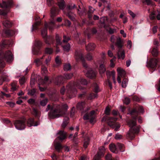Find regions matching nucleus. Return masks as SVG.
I'll list each match as a JSON object with an SVG mask.
<instances>
[{
  "label": "nucleus",
  "mask_w": 160,
  "mask_h": 160,
  "mask_svg": "<svg viewBox=\"0 0 160 160\" xmlns=\"http://www.w3.org/2000/svg\"><path fill=\"white\" fill-rule=\"evenodd\" d=\"M106 70L105 65L103 64H101L99 68V71L100 74L104 73Z\"/></svg>",
  "instance_id": "c85d7f7f"
},
{
  "label": "nucleus",
  "mask_w": 160,
  "mask_h": 160,
  "mask_svg": "<svg viewBox=\"0 0 160 160\" xmlns=\"http://www.w3.org/2000/svg\"><path fill=\"white\" fill-rule=\"evenodd\" d=\"M73 76V74L72 73L66 74L64 75V78L66 79H70ZM64 78L60 76L56 78H55V83L57 85H59L62 83V80Z\"/></svg>",
  "instance_id": "6e6552de"
},
{
  "label": "nucleus",
  "mask_w": 160,
  "mask_h": 160,
  "mask_svg": "<svg viewBox=\"0 0 160 160\" xmlns=\"http://www.w3.org/2000/svg\"><path fill=\"white\" fill-rule=\"evenodd\" d=\"M128 81L127 79L125 78L123 79L122 84V88H125L126 87Z\"/></svg>",
  "instance_id": "58836bf2"
},
{
  "label": "nucleus",
  "mask_w": 160,
  "mask_h": 160,
  "mask_svg": "<svg viewBox=\"0 0 160 160\" xmlns=\"http://www.w3.org/2000/svg\"><path fill=\"white\" fill-rule=\"evenodd\" d=\"M0 58H3L7 62H12L13 59L12 54L10 51H8L5 53H2L0 51Z\"/></svg>",
  "instance_id": "20e7f679"
},
{
  "label": "nucleus",
  "mask_w": 160,
  "mask_h": 160,
  "mask_svg": "<svg viewBox=\"0 0 160 160\" xmlns=\"http://www.w3.org/2000/svg\"><path fill=\"white\" fill-rule=\"evenodd\" d=\"M86 58L88 60H91L92 58V56L91 54L89 53L87 54Z\"/></svg>",
  "instance_id": "bf43d9fd"
},
{
  "label": "nucleus",
  "mask_w": 160,
  "mask_h": 160,
  "mask_svg": "<svg viewBox=\"0 0 160 160\" xmlns=\"http://www.w3.org/2000/svg\"><path fill=\"white\" fill-rule=\"evenodd\" d=\"M106 160H113L112 157L110 154H108L106 156Z\"/></svg>",
  "instance_id": "774afa93"
},
{
  "label": "nucleus",
  "mask_w": 160,
  "mask_h": 160,
  "mask_svg": "<svg viewBox=\"0 0 160 160\" xmlns=\"http://www.w3.org/2000/svg\"><path fill=\"white\" fill-rule=\"evenodd\" d=\"M142 2L144 4H146L148 5H150L152 3L151 0H141Z\"/></svg>",
  "instance_id": "79ce46f5"
},
{
  "label": "nucleus",
  "mask_w": 160,
  "mask_h": 160,
  "mask_svg": "<svg viewBox=\"0 0 160 160\" xmlns=\"http://www.w3.org/2000/svg\"><path fill=\"white\" fill-rule=\"evenodd\" d=\"M55 61L56 64H57L58 65H59L61 63V62L60 59H59V57L58 56H57L55 59Z\"/></svg>",
  "instance_id": "8fccbe9b"
},
{
  "label": "nucleus",
  "mask_w": 160,
  "mask_h": 160,
  "mask_svg": "<svg viewBox=\"0 0 160 160\" xmlns=\"http://www.w3.org/2000/svg\"><path fill=\"white\" fill-rule=\"evenodd\" d=\"M36 92V90L35 89H33L29 91L28 92V94L31 95V96L33 95Z\"/></svg>",
  "instance_id": "5fc2aeb1"
},
{
  "label": "nucleus",
  "mask_w": 160,
  "mask_h": 160,
  "mask_svg": "<svg viewBox=\"0 0 160 160\" xmlns=\"http://www.w3.org/2000/svg\"><path fill=\"white\" fill-rule=\"evenodd\" d=\"M87 84V82L85 79H81L78 80L76 82H75L73 85L80 89H82V88L81 87L80 85H86Z\"/></svg>",
  "instance_id": "9b49d317"
},
{
  "label": "nucleus",
  "mask_w": 160,
  "mask_h": 160,
  "mask_svg": "<svg viewBox=\"0 0 160 160\" xmlns=\"http://www.w3.org/2000/svg\"><path fill=\"white\" fill-rule=\"evenodd\" d=\"M27 123L28 126L29 127L32 126H36L39 124V123L38 122H36L34 123L33 118L29 119L27 121Z\"/></svg>",
  "instance_id": "a211bd4d"
},
{
  "label": "nucleus",
  "mask_w": 160,
  "mask_h": 160,
  "mask_svg": "<svg viewBox=\"0 0 160 160\" xmlns=\"http://www.w3.org/2000/svg\"><path fill=\"white\" fill-rule=\"evenodd\" d=\"M95 111H92L89 114H86L83 117V118L84 120H88L90 119V122L92 123L94 119Z\"/></svg>",
  "instance_id": "f8f14e48"
},
{
  "label": "nucleus",
  "mask_w": 160,
  "mask_h": 160,
  "mask_svg": "<svg viewBox=\"0 0 160 160\" xmlns=\"http://www.w3.org/2000/svg\"><path fill=\"white\" fill-rule=\"evenodd\" d=\"M67 16L71 20L74 21L75 15L71 12H69L67 14Z\"/></svg>",
  "instance_id": "473e14b6"
},
{
  "label": "nucleus",
  "mask_w": 160,
  "mask_h": 160,
  "mask_svg": "<svg viewBox=\"0 0 160 160\" xmlns=\"http://www.w3.org/2000/svg\"><path fill=\"white\" fill-rule=\"evenodd\" d=\"M116 58L114 57V58L110 60V66L112 67H113L114 66V64L113 62L115 61Z\"/></svg>",
  "instance_id": "864d4df0"
},
{
  "label": "nucleus",
  "mask_w": 160,
  "mask_h": 160,
  "mask_svg": "<svg viewBox=\"0 0 160 160\" xmlns=\"http://www.w3.org/2000/svg\"><path fill=\"white\" fill-rule=\"evenodd\" d=\"M76 58L77 60H80L82 62L83 66L86 68H87L88 66L87 64L84 62V59L82 54L80 52L76 51L75 53Z\"/></svg>",
  "instance_id": "9d476101"
},
{
  "label": "nucleus",
  "mask_w": 160,
  "mask_h": 160,
  "mask_svg": "<svg viewBox=\"0 0 160 160\" xmlns=\"http://www.w3.org/2000/svg\"><path fill=\"white\" fill-rule=\"evenodd\" d=\"M95 48V45L93 43H89L86 47V49L88 51L93 50Z\"/></svg>",
  "instance_id": "393cba45"
},
{
  "label": "nucleus",
  "mask_w": 160,
  "mask_h": 160,
  "mask_svg": "<svg viewBox=\"0 0 160 160\" xmlns=\"http://www.w3.org/2000/svg\"><path fill=\"white\" fill-rule=\"evenodd\" d=\"M63 38L64 39L63 40V42H67L70 40V38L69 37H67L65 36H63Z\"/></svg>",
  "instance_id": "0e129e2a"
},
{
  "label": "nucleus",
  "mask_w": 160,
  "mask_h": 160,
  "mask_svg": "<svg viewBox=\"0 0 160 160\" xmlns=\"http://www.w3.org/2000/svg\"><path fill=\"white\" fill-rule=\"evenodd\" d=\"M13 5V2L12 1H10L7 2L2 1V4L0 3V7L3 8H6L10 7Z\"/></svg>",
  "instance_id": "dca6fc26"
},
{
  "label": "nucleus",
  "mask_w": 160,
  "mask_h": 160,
  "mask_svg": "<svg viewBox=\"0 0 160 160\" xmlns=\"http://www.w3.org/2000/svg\"><path fill=\"white\" fill-rule=\"evenodd\" d=\"M64 69L65 71L69 70L71 69V66L70 64H65L64 66Z\"/></svg>",
  "instance_id": "e433bc0d"
},
{
  "label": "nucleus",
  "mask_w": 160,
  "mask_h": 160,
  "mask_svg": "<svg viewBox=\"0 0 160 160\" xmlns=\"http://www.w3.org/2000/svg\"><path fill=\"white\" fill-rule=\"evenodd\" d=\"M51 60V57L50 56H49L48 57V58H46L45 61V62L46 64L48 65V63L50 62Z\"/></svg>",
  "instance_id": "69168bd1"
},
{
  "label": "nucleus",
  "mask_w": 160,
  "mask_h": 160,
  "mask_svg": "<svg viewBox=\"0 0 160 160\" xmlns=\"http://www.w3.org/2000/svg\"><path fill=\"white\" fill-rule=\"evenodd\" d=\"M151 53L152 55L154 57L157 56L158 55V52L157 46H155L152 48L151 51Z\"/></svg>",
  "instance_id": "c756f323"
},
{
  "label": "nucleus",
  "mask_w": 160,
  "mask_h": 160,
  "mask_svg": "<svg viewBox=\"0 0 160 160\" xmlns=\"http://www.w3.org/2000/svg\"><path fill=\"white\" fill-rule=\"evenodd\" d=\"M121 47L120 48H118L119 50L118 52V55L119 59H123L125 57V53L124 51L122 48Z\"/></svg>",
  "instance_id": "6ab92c4d"
},
{
  "label": "nucleus",
  "mask_w": 160,
  "mask_h": 160,
  "mask_svg": "<svg viewBox=\"0 0 160 160\" xmlns=\"http://www.w3.org/2000/svg\"><path fill=\"white\" fill-rule=\"evenodd\" d=\"M48 80V78L47 77H45L44 78V80L42 79L41 80V82H40V84L41 85H43L44 84H45L47 82Z\"/></svg>",
  "instance_id": "a19ab883"
},
{
  "label": "nucleus",
  "mask_w": 160,
  "mask_h": 160,
  "mask_svg": "<svg viewBox=\"0 0 160 160\" xmlns=\"http://www.w3.org/2000/svg\"><path fill=\"white\" fill-rule=\"evenodd\" d=\"M151 19L153 20L156 17L158 20H160V11H153L149 16Z\"/></svg>",
  "instance_id": "4468645a"
},
{
  "label": "nucleus",
  "mask_w": 160,
  "mask_h": 160,
  "mask_svg": "<svg viewBox=\"0 0 160 160\" xmlns=\"http://www.w3.org/2000/svg\"><path fill=\"white\" fill-rule=\"evenodd\" d=\"M109 147L110 149L112 152L116 153L118 152V148L114 144H110L109 145Z\"/></svg>",
  "instance_id": "412c9836"
},
{
  "label": "nucleus",
  "mask_w": 160,
  "mask_h": 160,
  "mask_svg": "<svg viewBox=\"0 0 160 160\" xmlns=\"http://www.w3.org/2000/svg\"><path fill=\"white\" fill-rule=\"evenodd\" d=\"M3 24L6 28H9L12 26V23L10 21L6 20L3 22Z\"/></svg>",
  "instance_id": "bb28decb"
},
{
  "label": "nucleus",
  "mask_w": 160,
  "mask_h": 160,
  "mask_svg": "<svg viewBox=\"0 0 160 160\" xmlns=\"http://www.w3.org/2000/svg\"><path fill=\"white\" fill-rule=\"evenodd\" d=\"M157 60L155 58L151 59L148 63L147 66L149 68L153 69L156 66Z\"/></svg>",
  "instance_id": "ddd939ff"
},
{
  "label": "nucleus",
  "mask_w": 160,
  "mask_h": 160,
  "mask_svg": "<svg viewBox=\"0 0 160 160\" xmlns=\"http://www.w3.org/2000/svg\"><path fill=\"white\" fill-rule=\"evenodd\" d=\"M96 71L90 69L87 72L86 76L90 78H92L96 76Z\"/></svg>",
  "instance_id": "f3484780"
},
{
  "label": "nucleus",
  "mask_w": 160,
  "mask_h": 160,
  "mask_svg": "<svg viewBox=\"0 0 160 160\" xmlns=\"http://www.w3.org/2000/svg\"><path fill=\"white\" fill-rule=\"evenodd\" d=\"M48 99L47 98H45L40 101V104L42 106H45L48 102Z\"/></svg>",
  "instance_id": "c9c22d12"
},
{
  "label": "nucleus",
  "mask_w": 160,
  "mask_h": 160,
  "mask_svg": "<svg viewBox=\"0 0 160 160\" xmlns=\"http://www.w3.org/2000/svg\"><path fill=\"white\" fill-rule=\"evenodd\" d=\"M10 95L9 94H6L2 92H1L0 93V98H2L4 96L8 98L10 97Z\"/></svg>",
  "instance_id": "c03bdc74"
},
{
  "label": "nucleus",
  "mask_w": 160,
  "mask_h": 160,
  "mask_svg": "<svg viewBox=\"0 0 160 160\" xmlns=\"http://www.w3.org/2000/svg\"><path fill=\"white\" fill-rule=\"evenodd\" d=\"M59 12V10L57 8L55 7H53L52 8L51 11V17L52 19L54 17H55Z\"/></svg>",
  "instance_id": "aec40b11"
},
{
  "label": "nucleus",
  "mask_w": 160,
  "mask_h": 160,
  "mask_svg": "<svg viewBox=\"0 0 160 160\" xmlns=\"http://www.w3.org/2000/svg\"><path fill=\"white\" fill-rule=\"evenodd\" d=\"M10 79V78L8 76L5 75L2 77L0 76V85L2 84L3 81H8Z\"/></svg>",
  "instance_id": "b1692460"
},
{
  "label": "nucleus",
  "mask_w": 160,
  "mask_h": 160,
  "mask_svg": "<svg viewBox=\"0 0 160 160\" xmlns=\"http://www.w3.org/2000/svg\"><path fill=\"white\" fill-rule=\"evenodd\" d=\"M28 102L31 104L34 105L35 104V100L33 99H30L28 100Z\"/></svg>",
  "instance_id": "338daca9"
},
{
  "label": "nucleus",
  "mask_w": 160,
  "mask_h": 160,
  "mask_svg": "<svg viewBox=\"0 0 160 160\" xmlns=\"http://www.w3.org/2000/svg\"><path fill=\"white\" fill-rule=\"evenodd\" d=\"M89 139L88 138L87 139H86L85 140L84 142L83 146L85 148L87 147V146L89 144Z\"/></svg>",
  "instance_id": "603ef678"
},
{
  "label": "nucleus",
  "mask_w": 160,
  "mask_h": 160,
  "mask_svg": "<svg viewBox=\"0 0 160 160\" xmlns=\"http://www.w3.org/2000/svg\"><path fill=\"white\" fill-rule=\"evenodd\" d=\"M117 71L118 72V76L121 77H124L126 74V72L125 71L121 68H118L117 69Z\"/></svg>",
  "instance_id": "5701e85b"
},
{
  "label": "nucleus",
  "mask_w": 160,
  "mask_h": 160,
  "mask_svg": "<svg viewBox=\"0 0 160 160\" xmlns=\"http://www.w3.org/2000/svg\"><path fill=\"white\" fill-rule=\"evenodd\" d=\"M138 112L136 109L132 110L129 113L132 116V119L128 122V124L130 128L127 134V137L130 139H133L135 137V134L139 132V128L136 126V119Z\"/></svg>",
  "instance_id": "f257e3e1"
},
{
  "label": "nucleus",
  "mask_w": 160,
  "mask_h": 160,
  "mask_svg": "<svg viewBox=\"0 0 160 160\" xmlns=\"http://www.w3.org/2000/svg\"><path fill=\"white\" fill-rule=\"evenodd\" d=\"M58 5L61 9L63 10L65 7V2L63 0H57Z\"/></svg>",
  "instance_id": "4be33fe9"
},
{
  "label": "nucleus",
  "mask_w": 160,
  "mask_h": 160,
  "mask_svg": "<svg viewBox=\"0 0 160 160\" xmlns=\"http://www.w3.org/2000/svg\"><path fill=\"white\" fill-rule=\"evenodd\" d=\"M99 151L98 152L100 153L101 155L103 156L104 152L105 150V147L103 146L100 147L99 148Z\"/></svg>",
  "instance_id": "f704fd0d"
},
{
  "label": "nucleus",
  "mask_w": 160,
  "mask_h": 160,
  "mask_svg": "<svg viewBox=\"0 0 160 160\" xmlns=\"http://www.w3.org/2000/svg\"><path fill=\"white\" fill-rule=\"evenodd\" d=\"M106 75L107 76H111L112 77V79L113 80V82L114 84L116 83V81L115 80V72L114 71H112V72H109V71H107L106 72Z\"/></svg>",
  "instance_id": "a878e982"
},
{
  "label": "nucleus",
  "mask_w": 160,
  "mask_h": 160,
  "mask_svg": "<svg viewBox=\"0 0 160 160\" xmlns=\"http://www.w3.org/2000/svg\"><path fill=\"white\" fill-rule=\"evenodd\" d=\"M45 56L44 55H43L42 57H41L40 58H38L34 60V62L35 63L36 65L37 66H39L42 64V62L41 60Z\"/></svg>",
  "instance_id": "cd10ccee"
},
{
  "label": "nucleus",
  "mask_w": 160,
  "mask_h": 160,
  "mask_svg": "<svg viewBox=\"0 0 160 160\" xmlns=\"http://www.w3.org/2000/svg\"><path fill=\"white\" fill-rule=\"evenodd\" d=\"M58 138L61 141L65 139L67 136V133L63 131H59L57 133Z\"/></svg>",
  "instance_id": "2eb2a0df"
},
{
  "label": "nucleus",
  "mask_w": 160,
  "mask_h": 160,
  "mask_svg": "<svg viewBox=\"0 0 160 160\" xmlns=\"http://www.w3.org/2000/svg\"><path fill=\"white\" fill-rule=\"evenodd\" d=\"M52 50L51 48H46L45 49V52L46 53L51 54L52 52Z\"/></svg>",
  "instance_id": "de8ad7c7"
},
{
  "label": "nucleus",
  "mask_w": 160,
  "mask_h": 160,
  "mask_svg": "<svg viewBox=\"0 0 160 160\" xmlns=\"http://www.w3.org/2000/svg\"><path fill=\"white\" fill-rule=\"evenodd\" d=\"M85 104V102H81L78 103L77 107V108L82 110L83 109L84 105Z\"/></svg>",
  "instance_id": "72a5a7b5"
},
{
  "label": "nucleus",
  "mask_w": 160,
  "mask_h": 160,
  "mask_svg": "<svg viewBox=\"0 0 160 160\" xmlns=\"http://www.w3.org/2000/svg\"><path fill=\"white\" fill-rule=\"evenodd\" d=\"M54 23L55 21L52 20L48 24L46 23L45 24V28L41 31V34L42 37L44 39L45 42L47 44H50L51 43L50 42H52L53 39L52 37L47 36V28L48 27L49 30L51 31L53 28Z\"/></svg>",
  "instance_id": "7ed1b4c3"
},
{
  "label": "nucleus",
  "mask_w": 160,
  "mask_h": 160,
  "mask_svg": "<svg viewBox=\"0 0 160 160\" xmlns=\"http://www.w3.org/2000/svg\"><path fill=\"white\" fill-rule=\"evenodd\" d=\"M93 87H94V92H98L99 91V90L97 84H96V83H94L93 84Z\"/></svg>",
  "instance_id": "09e8293b"
},
{
  "label": "nucleus",
  "mask_w": 160,
  "mask_h": 160,
  "mask_svg": "<svg viewBox=\"0 0 160 160\" xmlns=\"http://www.w3.org/2000/svg\"><path fill=\"white\" fill-rule=\"evenodd\" d=\"M42 73H46L47 72V68L46 67L42 65Z\"/></svg>",
  "instance_id": "680f3d73"
},
{
  "label": "nucleus",
  "mask_w": 160,
  "mask_h": 160,
  "mask_svg": "<svg viewBox=\"0 0 160 160\" xmlns=\"http://www.w3.org/2000/svg\"><path fill=\"white\" fill-rule=\"evenodd\" d=\"M117 120V118H108V124L111 126L113 124V123Z\"/></svg>",
  "instance_id": "7c9ffc66"
},
{
  "label": "nucleus",
  "mask_w": 160,
  "mask_h": 160,
  "mask_svg": "<svg viewBox=\"0 0 160 160\" xmlns=\"http://www.w3.org/2000/svg\"><path fill=\"white\" fill-rule=\"evenodd\" d=\"M56 38L57 43L58 44H60L61 43V39L58 35H56Z\"/></svg>",
  "instance_id": "052dcab7"
},
{
  "label": "nucleus",
  "mask_w": 160,
  "mask_h": 160,
  "mask_svg": "<svg viewBox=\"0 0 160 160\" xmlns=\"http://www.w3.org/2000/svg\"><path fill=\"white\" fill-rule=\"evenodd\" d=\"M26 120L25 119L16 121L14 124L16 128L18 130H22L25 128Z\"/></svg>",
  "instance_id": "423d86ee"
},
{
  "label": "nucleus",
  "mask_w": 160,
  "mask_h": 160,
  "mask_svg": "<svg viewBox=\"0 0 160 160\" xmlns=\"http://www.w3.org/2000/svg\"><path fill=\"white\" fill-rule=\"evenodd\" d=\"M97 96H98V95H97V94L92 93V94H90L89 95V96L88 97V98L90 99H92L94 98H95L97 97Z\"/></svg>",
  "instance_id": "3c124183"
},
{
  "label": "nucleus",
  "mask_w": 160,
  "mask_h": 160,
  "mask_svg": "<svg viewBox=\"0 0 160 160\" xmlns=\"http://www.w3.org/2000/svg\"><path fill=\"white\" fill-rule=\"evenodd\" d=\"M66 91L68 94L70 98L75 96L77 94V91L76 89L72 87L70 84L67 86Z\"/></svg>",
  "instance_id": "0eeeda50"
},
{
  "label": "nucleus",
  "mask_w": 160,
  "mask_h": 160,
  "mask_svg": "<svg viewBox=\"0 0 160 160\" xmlns=\"http://www.w3.org/2000/svg\"><path fill=\"white\" fill-rule=\"evenodd\" d=\"M65 119L66 120L64 119L62 124V127L63 128H65L67 125L68 123L67 121L69 120V118L68 117H66Z\"/></svg>",
  "instance_id": "4c0bfd02"
},
{
  "label": "nucleus",
  "mask_w": 160,
  "mask_h": 160,
  "mask_svg": "<svg viewBox=\"0 0 160 160\" xmlns=\"http://www.w3.org/2000/svg\"><path fill=\"white\" fill-rule=\"evenodd\" d=\"M42 45V42L39 40H36L33 43V46L35 48L33 49L34 54L35 55L40 54L41 53L39 49Z\"/></svg>",
  "instance_id": "39448f33"
},
{
  "label": "nucleus",
  "mask_w": 160,
  "mask_h": 160,
  "mask_svg": "<svg viewBox=\"0 0 160 160\" xmlns=\"http://www.w3.org/2000/svg\"><path fill=\"white\" fill-rule=\"evenodd\" d=\"M63 49L64 51L68 52L70 49V45L69 44H68L64 46L63 47Z\"/></svg>",
  "instance_id": "a18cd8bd"
},
{
  "label": "nucleus",
  "mask_w": 160,
  "mask_h": 160,
  "mask_svg": "<svg viewBox=\"0 0 160 160\" xmlns=\"http://www.w3.org/2000/svg\"><path fill=\"white\" fill-rule=\"evenodd\" d=\"M19 83L21 85L23 84L25 82V79L24 77H22L19 79Z\"/></svg>",
  "instance_id": "13d9d810"
},
{
  "label": "nucleus",
  "mask_w": 160,
  "mask_h": 160,
  "mask_svg": "<svg viewBox=\"0 0 160 160\" xmlns=\"http://www.w3.org/2000/svg\"><path fill=\"white\" fill-rule=\"evenodd\" d=\"M62 148V147L60 143H58L55 145V148L58 151H59V150Z\"/></svg>",
  "instance_id": "49530a36"
},
{
  "label": "nucleus",
  "mask_w": 160,
  "mask_h": 160,
  "mask_svg": "<svg viewBox=\"0 0 160 160\" xmlns=\"http://www.w3.org/2000/svg\"><path fill=\"white\" fill-rule=\"evenodd\" d=\"M40 24V20H38L36 21V22L34 25H32V26L31 31L32 32L33 30H36L37 29V26L39 25Z\"/></svg>",
  "instance_id": "2f4dec72"
},
{
  "label": "nucleus",
  "mask_w": 160,
  "mask_h": 160,
  "mask_svg": "<svg viewBox=\"0 0 160 160\" xmlns=\"http://www.w3.org/2000/svg\"><path fill=\"white\" fill-rule=\"evenodd\" d=\"M107 18L105 17H102L100 19V22L102 24H104L105 21L107 20Z\"/></svg>",
  "instance_id": "4d7b16f0"
},
{
  "label": "nucleus",
  "mask_w": 160,
  "mask_h": 160,
  "mask_svg": "<svg viewBox=\"0 0 160 160\" xmlns=\"http://www.w3.org/2000/svg\"><path fill=\"white\" fill-rule=\"evenodd\" d=\"M11 89L13 91L16 90L18 88V87L16 85L15 82H13L12 84Z\"/></svg>",
  "instance_id": "ea45409f"
},
{
  "label": "nucleus",
  "mask_w": 160,
  "mask_h": 160,
  "mask_svg": "<svg viewBox=\"0 0 160 160\" xmlns=\"http://www.w3.org/2000/svg\"><path fill=\"white\" fill-rule=\"evenodd\" d=\"M110 41L113 43H114L115 41H116V44L117 45L118 48H121L122 47V44L121 39L119 37H114L112 36L111 37Z\"/></svg>",
  "instance_id": "1a4fd4ad"
},
{
  "label": "nucleus",
  "mask_w": 160,
  "mask_h": 160,
  "mask_svg": "<svg viewBox=\"0 0 160 160\" xmlns=\"http://www.w3.org/2000/svg\"><path fill=\"white\" fill-rule=\"evenodd\" d=\"M110 108L109 107H107L105 110V113L107 115H109L110 114Z\"/></svg>",
  "instance_id": "e2e57ef3"
},
{
  "label": "nucleus",
  "mask_w": 160,
  "mask_h": 160,
  "mask_svg": "<svg viewBox=\"0 0 160 160\" xmlns=\"http://www.w3.org/2000/svg\"><path fill=\"white\" fill-rule=\"evenodd\" d=\"M103 156L101 155V154L98 152L97 154L94 157V160H99L100 158Z\"/></svg>",
  "instance_id": "37998d69"
},
{
  "label": "nucleus",
  "mask_w": 160,
  "mask_h": 160,
  "mask_svg": "<svg viewBox=\"0 0 160 160\" xmlns=\"http://www.w3.org/2000/svg\"><path fill=\"white\" fill-rule=\"evenodd\" d=\"M123 102L125 104H128L130 102V100L128 98L124 97V100L123 101Z\"/></svg>",
  "instance_id": "6e6d98bb"
},
{
  "label": "nucleus",
  "mask_w": 160,
  "mask_h": 160,
  "mask_svg": "<svg viewBox=\"0 0 160 160\" xmlns=\"http://www.w3.org/2000/svg\"><path fill=\"white\" fill-rule=\"evenodd\" d=\"M68 107L67 104H64L62 105H54L48 113L49 117L52 118H58L62 117L65 114L66 111Z\"/></svg>",
  "instance_id": "f03ea898"
}]
</instances>
